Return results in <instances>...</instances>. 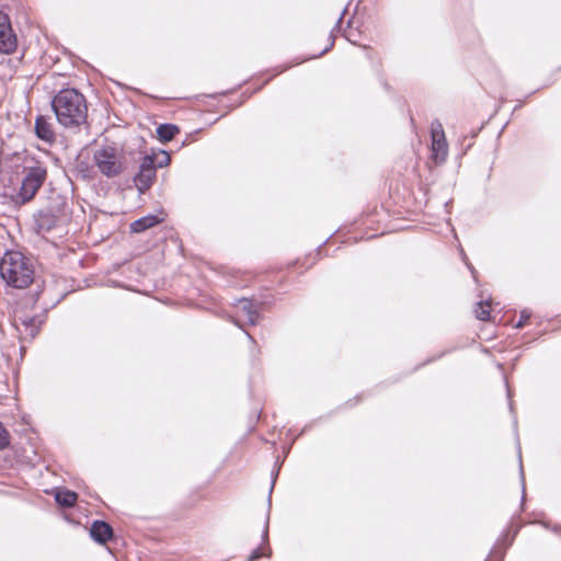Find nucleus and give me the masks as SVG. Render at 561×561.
I'll use <instances>...</instances> for the list:
<instances>
[{"label": "nucleus", "instance_id": "20", "mask_svg": "<svg viewBox=\"0 0 561 561\" xmlns=\"http://www.w3.org/2000/svg\"><path fill=\"white\" fill-rule=\"evenodd\" d=\"M329 41H330L329 45L324 49H322L318 55H313L312 58L320 57V56L324 55L327 51H329L333 47L334 36L332 34L330 35Z\"/></svg>", "mask_w": 561, "mask_h": 561}, {"label": "nucleus", "instance_id": "9", "mask_svg": "<svg viewBox=\"0 0 561 561\" xmlns=\"http://www.w3.org/2000/svg\"><path fill=\"white\" fill-rule=\"evenodd\" d=\"M238 316L244 317L250 325H255L260 320L257 306H255L251 300L247 298L239 300Z\"/></svg>", "mask_w": 561, "mask_h": 561}, {"label": "nucleus", "instance_id": "22", "mask_svg": "<svg viewBox=\"0 0 561 561\" xmlns=\"http://www.w3.org/2000/svg\"><path fill=\"white\" fill-rule=\"evenodd\" d=\"M502 542L505 543V549H506L507 547H510L512 545L513 538H508V534L506 533L502 536V539L499 540L497 545L500 546V545H502Z\"/></svg>", "mask_w": 561, "mask_h": 561}, {"label": "nucleus", "instance_id": "18", "mask_svg": "<svg viewBox=\"0 0 561 561\" xmlns=\"http://www.w3.org/2000/svg\"><path fill=\"white\" fill-rule=\"evenodd\" d=\"M9 444V433L0 422V450L7 448Z\"/></svg>", "mask_w": 561, "mask_h": 561}, {"label": "nucleus", "instance_id": "5", "mask_svg": "<svg viewBox=\"0 0 561 561\" xmlns=\"http://www.w3.org/2000/svg\"><path fill=\"white\" fill-rule=\"evenodd\" d=\"M93 161L99 171L107 178H115L123 172V163L114 147L106 146L98 149L93 154Z\"/></svg>", "mask_w": 561, "mask_h": 561}, {"label": "nucleus", "instance_id": "8", "mask_svg": "<svg viewBox=\"0 0 561 561\" xmlns=\"http://www.w3.org/2000/svg\"><path fill=\"white\" fill-rule=\"evenodd\" d=\"M90 535L99 543H106L113 537V528L104 520H94L90 528Z\"/></svg>", "mask_w": 561, "mask_h": 561}, {"label": "nucleus", "instance_id": "4", "mask_svg": "<svg viewBox=\"0 0 561 561\" xmlns=\"http://www.w3.org/2000/svg\"><path fill=\"white\" fill-rule=\"evenodd\" d=\"M25 172V176L21 183V187L18 194V198L21 203L31 201L43 185L47 176L46 168L39 162H36L32 167H26Z\"/></svg>", "mask_w": 561, "mask_h": 561}, {"label": "nucleus", "instance_id": "14", "mask_svg": "<svg viewBox=\"0 0 561 561\" xmlns=\"http://www.w3.org/2000/svg\"><path fill=\"white\" fill-rule=\"evenodd\" d=\"M180 133V128L174 124H160L157 127V135L160 141H171L175 135Z\"/></svg>", "mask_w": 561, "mask_h": 561}, {"label": "nucleus", "instance_id": "24", "mask_svg": "<svg viewBox=\"0 0 561 561\" xmlns=\"http://www.w3.org/2000/svg\"><path fill=\"white\" fill-rule=\"evenodd\" d=\"M344 13H345V10L341 13L340 18L337 19L336 26H339L341 24Z\"/></svg>", "mask_w": 561, "mask_h": 561}, {"label": "nucleus", "instance_id": "13", "mask_svg": "<svg viewBox=\"0 0 561 561\" xmlns=\"http://www.w3.org/2000/svg\"><path fill=\"white\" fill-rule=\"evenodd\" d=\"M278 472H279V466H277V463H276L275 468H274V470L272 471V474H271L272 482H271V488H270V492H268V500H267V502H268V510H267V515H266V519H265V525H264V528H263V531H262V541H263L264 545H267V542H268L271 496H272V492H273L276 479L278 477Z\"/></svg>", "mask_w": 561, "mask_h": 561}, {"label": "nucleus", "instance_id": "17", "mask_svg": "<svg viewBox=\"0 0 561 561\" xmlns=\"http://www.w3.org/2000/svg\"><path fill=\"white\" fill-rule=\"evenodd\" d=\"M270 556H271L270 547H267L266 551H264L262 547H257L250 553L247 561H256V560L261 559L262 557H270Z\"/></svg>", "mask_w": 561, "mask_h": 561}, {"label": "nucleus", "instance_id": "16", "mask_svg": "<svg viewBox=\"0 0 561 561\" xmlns=\"http://www.w3.org/2000/svg\"><path fill=\"white\" fill-rule=\"evenodd\" d=\"M476 316L479 320L486 321L490 319V302L488 300H481L478 302V308L476 309Z\"/></svg>", "mask_w": 561, "mask_h": 561}, {"label": "nucleus", "instance_id": "2", "mask_svg": "<svg viewBox=\"0 0 561 561\" xmlns=\"http://www.w3.org/2000/svg\"><path fill=\"white\" fill-rule=\"evenodd\" d=\"M0 275L14 288H26L33 283L34 271L19 253H5L0 261Z\"/></svg>", "mask_w": 561, "mask_h": 561}, {"label": "nucleus", "instance_id": "7", "mask_svg": "<svg viewBox=\"0 0 561 561\" xmlns=\"http://www.w3.org/2000/svg\"><path fill=\"white\" fill-rule=\"evenodd\" d=\"M16 48V36L13 33L9 16L0 11V53L12 54Z\"/></svg>", "mask_w": 561, "mask_h": 561}, {"label": "nucleus", "instance_id": "10", "mask_svg": "<svg viewBox=\"0 0 561 561\" xmlns=\"http://www.w3.org/2000/svg\"><path fill=\"white\" fill-rule=\"evenodd\" d=\"M35 135L41 140H44L48 144L54 142L56 135L53 129L51 124L48 122V119L45 116H38L35 121Z\"/></svg>", "mask_w": 561, "mask_h": 561}, {"label": "nucleus", "instance_id": "25", "mask_svg": "<svg viewBox=\"0 0 561 561\" xmlns=\"http://www.w3.org/2000/svg\"><path fill=\"white\" fill-rule=\"evenodd\" d=\"M247 335H248V337H249L252 342H254V340H253L252 335H250L249 333H247Z\"/></svg>", "mask_w": 561, "mask_h": 561}, {"label": "nucleus", "instance_id": "11", "mask_svg": "<svg viewBox=\"0 0 561 561\" xmlns=\"http://www.w3.org/2000/svg\"><path fill=\"white\" fill-rule=\"evenodd\" d=\"M57 218L50 211H39L35 216V230L37 233H46L56 227Z\"/></svg>", "mask_w": 561, "mask_h": 561}, {"label": "nucleus", "instance_id": "12", "mask_svg": "<svg viewBox=\"0 0 561 561\" xmlns=\"http://www.w3.org/2000/svg\"><path fill=\"white\" fill-rule=\"evenodd\" d=\"M161 219L156 215L144 216L130 224V230L135 233L144 232L160 224Z\"/></svg>", "mask_w": 561, "mask_h": 561}, {"label": "nucleus", "instance_id": "21", "mask_svg": "<svg viewBox=\"0 0 561 561\" xmlns=\"http://www.w3.org/2000/svg\"><path fill=\"white\" fill-rule=\"evenodd\" d=\"M518 457H519V462H522L520 450L518 451ZM519 469H520V478H522V483H523V497H522V500L524 501V499H525V479H524V471H523V465L522 463H519Z\"/></svg>", "mask_w": 561, "mask_h": 561}, {"label": "nucleus", "instance_id": "23", "mask_svg": "<svg viewBox=\"0 0 561 561\" xmlns=\"http://www.w3.org/2000/svg\"><path fill=\"white\" fill-rule=\"evenodd\" d=\"M461 255H462V260L463 262L466 263V265L468 266V268L470 270L472 276L476 278V274H477V271L474 270V267L468 262V259L466 256V254L463 253V250H461Z\"/></svg>", "mask_w": 561, "mask_h": 561}, {"label": "nucleus", "instance_id": "15", "mask_svg": "<svg viewBox=\"0 0 561 561\" xmlns=\"http://www.w3.org/2000/svg\"><path fill=\"white\" fill-rule=\"evenodd\" d=\"M55 501L62 507H72L77 502V494L70 490H57Z\"/></svg>", "mask_w": 561, "mask_h": 561}, {"label": "nucleus", "instance_id": "1", "mask_svg": "<svg viewBox=\"0 0 561 561\" xmlns=\"http://www.w3.org/2000/svg\"><path fill=\"white\" fill-rule=\"evenodd\" d=\"M57 122L65 128L87 125L88 104L84 95L76 89H62L51 100Z\"/></svg>", "mask_w": 561, "mask_h": 561}, {"label": "nucleus", "instance_id": "3", "mask_svg": "<svg viewBox=\"0 0 561 561\" xmlns=\"http://www.w3.org/2000/svg\"><path fill=\"white\" fill-rule=\"evenodd\" d=\"M171 158L164 150H152L151 153L144 156L140 161L139 171L134 176V183L139 193L148 191L157 179V169L170 164Z\"/></svg>", "mask_w": 561, "mask_h": 561}, {"label": "nucleus", "instance_id": "6", "mask_svg": "<svg viewBox=\"0 0 561 561\" xmlns=\"http://www.w3.org/2000/svg\"><path fill=\"white\" fill-rule=\"evenodd\" d=\"M431 137L432 157L436 162L443 163L446 160L448 153V146L445 138L443 125L439 123V121L432 122Z\"/></svg>", "mask_w": 561, "mask_h": 561}, {"label": "nucleus", "instance_id": "19", "mask_svg": "<svg viewBox=\"0 0 561 561\" xmlns=\"http://www.w3.org/2000/svg\"><path fill=\"white\" fill-rule=\"evenodd\" d=\"M530 316H531V313L529 311L523 310L520 312V319L516 323V328H518V329L523 328L526 324V322L529 320Z\"/></svg>", "mask_w": 561, "mask_h": 561}]
</instances>
